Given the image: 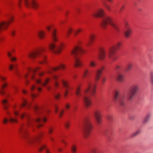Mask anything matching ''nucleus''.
Listing matches in <instances>:
<instances>
[{"mask_svg": "<svg viewBox=\"0 0 153 153\" xmlns=\"http://www.w3.org/2000/svg\"><path fill=\"white\" fill-rule=\"evenodd\" d=\"M20 116L22 119H23L25 117L27 119L26 125L21 126L19 129V131L20 136L28 145L37 146L39 151H42L45 148L46 149L45 145L40 143L39 138L42 136L41 133L39 134L36 137H27L26 130L27 126L32 125L35 121L39 123V124L37 126L38 128L42 126V125L41 123V122L42 121L46 122V119L45 117L38 118L34 120L29 117V114L26 113L20 114Z\"/></svg>", "mask_w": 153, "mask_h": 153, "instance_id": "1", "label": "nucleus"}, {"mask_svg": "<svg viewBox=\"0 0 153 153\" xmlns=\"http://www.w3.org/2000/svg\"><path fill=\"white\" fill-rule=\"evenodd\" d=\"M96 90V85L94 84L91 85L88 82L86 89L82 93L81 89L79 86H77L75 91L76 94L78 97H82L84 105L86 108L90 106L92 104L91 101L89 97V95L92 96L95 95Z\"/></svg>", "mask_w": 153, "mask_h": 153, "instance_id": "2", "label": "nucleus"}, {"mask_svg": "<svg viewBox=\"0 0 153 153\" xmlns=\"http://www.w3.org/2000/svg\"><path fill=\"white\" fill-rule=\"evenodd\" d=\"M92 15L95 17L102 18L100 26L103 29H105L108 24L111 25L115 30H118V28L114 22L112 18L110 16H105V12L103 9H99L93 11Z\"/></svg>", "mask_w": 153, "mask_h": 153, "instance_id": "3", "label": "nucleus"}, {"mask_svg": "<svg viewBox=\"0 0 153 153\" xmlns=\"http://www.w3.org/2000/svg\"><path fill=\"white\" fill-rule=\"evenodd\" d=\"M51 37L52 40L54 42L50 44V48L53 53H59L61 52L63 48V45L61 43L58 45L54 43L58 41L55 30H53L51 33Z\"/></svg>", "mask_w": 153, "mask_h": 153, "instance_id": "4", "label": "nucleus"}, {"mask_svg": "<svg viewBox=\"0 0 153 153\" xmlns=\"http://www.w3.org/2000/svg\"><path fill=\"white\" fill-rule=\"evenodd\" d=\"M44 50L43 48H41L35 50L30 52L28 54L29 57L32 59H34L36 57L41 58L42 60L40 62V63H46V56L43 54L42 52Z\"/></svg>", "mask_w": 153, "mask_h": 153, "instance_id": "5", "label": "nucleus"}, {"mask_svg": "<svg viewBox=\"0 0 153 153\" xmlns=\"http://www.w3.org/2000/svg\"><path fill=\"white\" fill-rule=\"evenodd\" d=\"M82 52V49L79 47H76L71 51V54L74 57V65L76 67L81 66L82 63L79 58L76 56Z\"/></svg>", "mask_w": 153, "mask_h": 153, "instance_id": "6", "label": "nucleus"}, {"mask_svg": "<svg viewBox=\"0 0 153 153\" xmlns=\"http://www.w3.org/2000/svg\"><path fill=\"white\" fill-rule=\"evenodd\" d=\"M125 96L121 94L119 91H116L114 94V100L116 103H118L120 105L123 106L125 104Z\"/></svg>", "mask_w": 153, "mask_h": 153, "instance_id": "7", "label": "nucleus"}, {"mask_svg": "<svg viewBox=\"0 0 153 153\" xmlns=\"http://www.w3.org/2000/svg\"><path fill=\"white\" fill-rule=\"evenodd\" d=\"M139 90V86L138 85H134L132 86L130 88L127 100L129 101L132 100Z\"/></svg>", "mask_w": 153, "mask_h": 153, "instance_id": "8", "label": "nucleus"}, {"mask_svg": "<svg viewBox=\"0 0 153 153\" xmlns=\"http://www.w3.org/2000/svg\"><path fill=\"white\" fill-rule=\"evenodd\" d=\"M121 45L120 42H117L115 46L110 48L108 52V56L113 60H116L117 57L115 55V51L118 49Z\"/></svg>", "mask_w": 153, "mask_h": 153, "instance_id": "9", "label": "nucleus"}, {"mask_svg": "<svg viewBox=\"0 0 153 153\" xmlns=\"http://www.w3.org/2000/svg\"><path fill=\"white\" fill-rule=\"evenodd\" d=\"M92 128V125L90 121L88 120H86L83 130V135L85 138H87L89 136Z\"/></svg>", "mask_w": 153, "mask_h": 153, "instance_id": "10", "label": "nucleus"}, {"mask_svg": "<svg viewBox=\"0 0 153 153\" xmlns=\"http://www.w3.org/2000/svg\"><path fill=\"white\" fill-rule=\"evenodd\" d=\"M38 68H37L36 69H30V76L31 78L32 79L35 80L37 84H39L41 83V81L40 79H38V76L39 75H42L44 73H40L39 74V75L36 74L35 73Z\"/></svg>", "mask_w": 153, "mask_h": 153, "instance_id": "11", "label": "nucleus"}, {"mask_svg": "<svg viewBox=\"0 0 153 153\" xmlns=\"http://www.w3.org/2000/svg\"><path fill=\"white\" fill-rule=\"evenodd\" d=\"M25 6L27 7H32L34 9L39 8L40 5L36 0H23Z\"/></svg>", "mask_w": 153, "mask_h": 153, "instance_id": "12", "label": "nucleus"}, {"mask_svg": "<svg viewBox=\"0 0 153 153\" xmlns=\"http://www.w3.org/2000/svg\"><path fill=\"white\" fill-rule=\"evenodd\" d=\"M94 115L97 123L100 124L102 123V111L100 110H97L94 111Z\"/></svg>", "mask_w": 153, "mask_h": 153, "instance_id": "13", "label": "nucleus"}, {"mask_svg": "<svg viewBox=\"0 0 153 153\" xmlns=\"http://www.w3.org/2000/svg\"><path fill=\"white\" fill-rule=\"evenodd\" d=\"M0 78L3 82V84L1 86V89H0V94L2 96H5V97H8L9 96V95L7 94H6L5 91L3 90L4 88L8 84L4 82V81L5 80V78L0 76Z\"/></svg>", "mask_w": 153, "mask_h": 153, "instance_id": "14", "label": "nucleus"}, {"mask_svg": "<svg viewBox=\"0 0 153 153\" xmlns=\"http://www.w3.org/2000/svg\"><path fill=\"white\" fill-rule=\"evenodd\" d=\"M14 20V18L12 16H10L9 18L8 21L3 22L0 23V30L1 28L6 29L7 28L10 23L13 22Z\"/></svg>", "mask_w": 153, "mask_h": 153, "instance_id": "15", "label": "nucleus"}, {"mask_svg": "<svg viewBox=\"0 0 153 153\" xmlns=\"http://www.w3.org/2000/svg\"><path fill=\"white\" fill-rule=\"evenodd\" d=\"M62 83L63 87L65 89V91L64 93V95L65 97H67L68 93V89H71V88L69 86L67 82L64 80H62Z\"/></svg>", "mask_w": 153, "mask_h": 153, "instance_id": "16", "label": "nucleus"}, {"mask_svg": "<svg viewBox=\"0 0 153 153\" xmlns=\"http://www.w3.org/2000/svg\"><path fill=\"white\" fill-rule=\"evenodd\" d=\"M103 69V67H101L96 71L95 74V80L97 81H98L99 80Z\"/></svg>", "mask_w": 153, "mask_h": 153, "instance_id": "17", "label": "nucleus"}, {"mask_svg": "<svg viewBox=\"0 0 153 153\" xmlns=\"http://www.w3.org/2000/svg\"><path fill=\"white\" fill-rule=\"evenodd\" d=\"M65 68V66L63 64H61L59 66V67H56L55 68H51L47 71V72L49 74H51L53 71H56L59 68H60L62 69H64Z\"/></svg>", "mask_w": 153, "mask_h": 153, "instance_id": "18", "label": "nucleus"}, {"mask_svg": "<svg viewBox=\"0 0 153 153\" xmlns=\"http://www.w3.org/2000/svg\"><path fill=\"white\" fill-rule=\"evenodd\" d=\"M105 51L104 50H101L98 56V58L100 60H103L105 57Z\"/></svg>", "mask_w": 153, "mask_h": 153, "instance_id": "19", "label": "nucleus"}, {"mask_svg": "<svg viewBox=\"0 0 153 153\" xmlns=\"http://www.w3.org/2000/svg\"><path fill=\"white\" fill-rule=\"evenodd\" d=\"M2 103L4 106V108L7 114L8 115H10V113L7 110V106L6 105V104L7 103V100L6 99L3 100L2 101Z\"/></svg>", "mask_w": 153, "mask_h": 153, "instance_id": "20", "label": "nucleus"}, {"mask_svg": "<svg viewBox=\"0 0 153 153\" xmlns=\"http://www.w3.org/2000/svg\"><path fill=\"white\" fill-rule=\"evenodd\" d=\"M132 30L130 28H127L124 32L125 35L127 38L129 37L130 34L132 33Z\"/></svg>", "mask_w": 153, "mask_h": 153, "instance_id": "21", "label": "nucleus"}, {"mask_svg": "<svg viewBox=\"0 0 153 153\" xmlns=\"http://www.w3.org/2000/svg\"><path fill=\"white\" fill-rule=\"evenodd\" d=\"M20 106L22 107L26 106L28 107L30 106V103L27 102L25 99H23L22 102Z\"/></svg>", "mask_w": 153, "mask_h": 153, "instance_id": "22", "label": "nucleus"}, {"mask_svg": "<svg viewBox=\"0 0 153 153\" xmlns=\"http://www.w3.org/2000/svg\"><path fill=\"white\" fill-rule=\"evenodd\" d=\"M95 38V36L93 34H91L89 36V40L88 42L87 45L89 46L93 41Z\"/></svg>", "mask_w": 153, "mask_h": 153, "instance_id": "23", "label": "nucleus"}, {"mask_svg": "<svg viewBox=\"0 0 153 153\" xmlns=\"http://www.w3.org/2000/svg\"><path fill=\"white\" fill-rule=\"evenodd\" d=\"M33 109L36 113H39L41 112L42 108H41L38 107L36 105H35L33 107Z\"/></svg>", "mask_w": 153, "mask_h": 153, "instance_id": "24", "label": "nucleus"}, {"mask_svg": "<svg viewBox=\"0 0 153 153\" xmlns=\"http://www.w3.org/2000/svg\"><path fill=\"white\" fill-rule=\"evenodd\" d=\"M37 35L40 39L43 38L45 36V33L42 31H40L37 33Z\"/></svg>", "mask_w": 153, "mask_h": 153, "instance_id": "25", "label": "nucleus"}, {"mask_svg": "<svg viewBox=\"0 0 153 153\" xmlns=\"http://www.w3.org/2000/svg\"><path fill=\"white\" fill-rule=\"evenodd\" d=\"M133 65L132 63H129L126 66V71L127 72L130 71Z\"/></svg>", "mask_w": 153, "mask_h": 153, "instance_id": "26", "label": "nucleus"}, {"mask_svg": "<svg viewBox=\"0 0 153 153\" xmlns=\"http://www.w3.org/2000/svg\"><path fill=\"white\" fill-rule=\"evenodd\" d=\"M76 146L74 144H73L71 146V150L72 153H76Z\"/></svg>", "mask_w": 153, "mask_h": 153, "instance_id": "27", "label": "nucleus"}, {"mask_svg": "<svg viewBox=\"0 0 153 153\" xmlns=\"http://www.w3.org/2000/svg\"><path fill=\"white\" fill-rule=\"evenodd\" d=\"M9 120L12 123H17L18 122L17 119L16 118L11 116H10Z\"/></svg>", "mask_w": 153, "mask_h": 153, "instance_id": "28", "label": "nucleus"}, {"mask_svg": "<svg viewBox=\"0 0 153 153\" xmlns=\"http://www.w3.org/2000/svg\"><path fill=\"white\" fill-rule=\"evenodd\" d=\"M140 132V130H137L135 131L131 135V137L133 138L135 137L136 136L139 134Z\"/></svg>", "mask_w": 153, "mask_h": 153, "instance_id": "29", "label": "nucleus"}, {"mask_svg": "<svg viewBox=\"0 0 153 153\" xmlns=\"http://www.w3.org/2000/svg\"><path fill=\"white\" fill-rule=\"evenodd\" d=\"M117 79L119 82H123V75L121 74H119L117 76Z\"/></svg>", "mask_w": 153, "mask_h": 153, "instance_id": "30", "label": "nucleus"}, {"mask_svg": "<svg viewBox=\"0 0 153 153\" xmlns=\"http://www.w3.org/2000/svg\"><path fill=\"white\" fill-rule=\"evenodd\" d=\"M7 54L9 58L12 61H14L16 60V58L15 57H12L11 53L10 52H8L7 53Z\"/></svg>", "mask_w": 153, "mask_h": 153, "instance_id": "31", "label": "nucleus"}, {"mask_svg": "<svg viewBox=\"0 0 153 153\" xmlns=\"http://www.w3.org/2000/svg\"><path fill=\"white\" fill-rule=\"evenodd\" d=\"M151 115L149 114H148L145 118L144 120V122L146 123L151 118Z\"/></svg>", "mask_w": 153, "mask_h": 153, "instance_id": "32", "label": "nucleus"}, {"mask_svg": "<svg viewBox=\"0 0 153 153\" xmlns=\"http://www.w3.org/2000/svg\"><path fill=\"white\" fill-rule=\"evenodd\" d=\"M89 75L88 70L87 69H85L83 71V76L84 78L88 76Z\"/></svg>", "mask_w": 153, "mask_h": 153, "instance_id": "33", "label": "nucleus"}, {"mask_svg": "<svg viewBox=\"0 0 153 153\" xmlns=\"http://www.w3.org/2000/svg\"><path fill=\"white\" fill-rule=\"evenodd\" d=\"M89 66L91 67H94L96 65V62L94 61H91L89 63Z\"/></svg>", "mask_w": 153, "mask_h": 153, "instance_id": "34", "label": "nucleus"}, {"mask_svg": "<svg viewBox=\"0 0 153 153\" xmlns=\"http://www.w3.org/2000/svg\"><path fill=\"white\" fill-rule=\"evenodd\" d=\"M73 30L71 28H69L68 29L66 32V37H68L69 35Z\"/></svg>", "mask_w": 153, "mask_h": 153, "instance_id": "35", "label": "nucleus"}, {"mask_svg": "<svg viewBox=\"0 0 153 153\" xmlns=\"http://www.w3.org/2000/svg\"><path fill=\"white\" fill-rule=\"evenodd\" d=\"M50 80V79L49 78H48L45 80L44 82L43 83H41V84L43 86H45L49 82Z\"/></svg>", "mask_w": 153, "mask_h": 153, "instance_id": "36", "label": "nucleus"}, {"mask_svg": "<svg viewBox=\"0 0 153 153\" xmlns=\"http://www.w3.org/2000/svg\"><path fill=\"white\" fill-rule=\"evenodd\" d=\"M107 118L108 120L110 122H111L113 119V117L112 115H109L107 116Z\"/></svg>", "mask_w": 153, "mask_h": 153, "instance_id": "37", "label": "nucleus"}, {"mask_svg": "<svg viewBox=\"0 0 153 153\" xmlns=\"http://www.w3.org/2000/svg\"><path fill=\"white\" fill-rule=\"evenodd\" d=\"M60 95L61 94L60 93H58L54 94V97L56 99H59Z\"/></svg>", "mask_w": 153, "mask_h": 153, "instance_id": "38", "label": "nucleus"}, {"mask_svg": "<svg viewBox=\"0 0 153 153\" xmlns=\"http://www.w3.org/2000/svg\"><path fill=\"white\" fill-rule=\"evenodd\" d=\"M16 65H11L9 66V69L10 70H13V68L15 69Z\"/></svg>", "mask_w": 153, "mask_h": 153, "instance_id": "39", "label": "nucleus"}, {"mask_svg": "<svg viewBox=\"0 0 153 153\" xmlns=\"http://www.w3.org/2000/svg\"><path fill=\"white\" fill-rule=\"evenodd\" d=\"M150 82L153 85V73H152L150 75Z\"/></svg>", "mask_w": 153, "mask_h": 153, "instance_id": "40", "label": "nucleus"}, {"mask_svg": "<svg viewBox=\"0 0 153 153\" xmlns=\"http://www.w3.org/2000/svg\"><path fill=\"white\" fill-rule=\"evenodd\" d=\"M121 68V66L120 65H116L115 67V69L117 71H118V70H120Z\"/></svg>", "mask_w": 153, "mask_h": 153, "instance_id": "41", "label": "nucleus"}, {"mask_svg": "<svg viewBox=\"0 0 153 153\" xmlns=\"http://www.w3.org/2000/svg\"><path fill=\"white\" fill-rule=\"evenodd\" d=\"M53 130V128L52 127H49L48 128V132L49 134H51Z\"/></svg>", "mask_w": 153, "mask_h": 153, "instance_id": "42", "label": "nucleus"}, {"mask_svg": "<svg viewBox=\"0 0 153 153\" xmlns=\"http://www.w3.org/2000/svg\"><path fill=\"white\" fill-rule=\"evenodd\" d=\"M70 125V123H69V122H66L65 123V127L66 128H69Z\"/></svg>", "mask_w": 153, "mask_h": 153, "instance_id": "43", "label": "nucleus"}, {"mask_svg": "<svg viewBox=\"0 0 153 153\" xmlns=\"http://www.w3.org/2000/svg\"><path fill=\"white\" fill-rule=\"evenodd\" d=\"M65 107L66 110H68L70 108V105L69 104H66L65 105Z\"/></svg>", "mask_w": 153, "mask_h": 153, "instance_id": "44", "label": "nucleus"}, {"mask_svg": "<svg viewBox=\"0 0 153 153\" xmlns=\"http://www.w3.org/2000/svg\"><path fill=\"white\" fill-rule=\"evenodd\" d=\"M14 113L16 116H18L19 114V112L15 110L14 111Z\"/></svg>", "mask_w": 153, "mask_h": 153, "instance_id": "45", "label": "nucleus"}, {"mask_svg": "<svg viewBox=\"0 0 153 153\" xmlns=\"http://www.w3.org/2000/svg\"><path fill=\"white\" fill-rule=\"evenodd\" d=\"M81 31H82L81 29H78L77 30H76V31H75V35H76L77 33L79 32H80Z\"/></svg>", "mask_w": 153, "mask_h": 153, "instance_id": "46", "label": "nucleus"}, {"mask_svg": "<svg viewBox=\"0 0 153 153\" xmlns=\"http://www.w3.org/2000/svg\"><path fill=\"white\" fill-rule=\"evenodd\" d=\"M54 85L56 87H58L59 85V83L56 81H55L54 82Z\"/></svg>", "mask_w": 153, "mask_h": 153, "instance_id": "47", "label": "nucleus"}, {"mask_svg": "<svg viewBox=\"0 0 153 153\" xmlns=\"http://www.w3.org/2000/svg\"><path fill=\"white\" fill-rule=\"evenodd\" d=\"M105 7H106V8L109 11H110L111 10V8L110 7L108 6V5H106L105 6Z\"/></svg>", "mask_w": 153, "mask_h": 153, "instance_id": "48", "label": "nucleus"}, {"mask_svg": "<svg viewBox=\"0 0 153 153\" xmlns=\"http://www.w3.org/2000/svg\"><path fill=\"white\" fill-rule=\"evenodd\" d=\"M13 4V2H10L9 3H8V6H9L10 7H11Z\"/></svg>", "mask_w": 153, "mask_h": 153, "instance_id": "49", "label": "nucleus"}, {"mask_svg": "<svg viewBox=\"0 0 153 153\" xmlns=\"http://www.w3.org/2000/svg\"><path fill=\"white\" fill-rule=\"evenodd\" d=\"M8 120L7 118H5L3 121V122L4 123H6L8 121Z\"/></svg>", "mask_w": 153, "mask_h": 153, "instance_id": "50", "label": "nucleus"}, {"mask_svg": "<svg viewBox=\"0 0 153 153\" xmlns=\"http://www.w3.org/2000/svg\"><path fill=\"white\" fill-rule=\"evenodd\" d=\"M35 88V85H33L31 88V90L32 91H33Z\"/></svg>", "mask_w": 153, "mask_h": 153, "instance_id": "51", "label": "nucleus"}, {"mask_svg": "<svg viewBox=\"0 0 153 153\" xmlns=\"http://www.w3.org/2000/svg\"><path fill=\"white\" fill-rule=\"evenodd\" d=\"M63 111L62 110L60 112L59 115L60 117H61V116H62V114L63 113Z\"/></svg>", "mask_w": 153, "mask_h": 153, "instance_id": "52", "label": "nucleus"}, {"mask_svg": "<svg viewBox=\"0 0 153 153\" xmlns=\"http://www.w3.org/2000/svg\"><path fill=\"white\" fill-rule=\"evenodd\" d=\"M46 28L48 31H49L51 29L50 26H47Z\"/></svg>", "mask_w": 153, "mask_h": 153, "instance_id": "53", "label": "nucleus"}, {"mask_svg": "<svg viewBox=\"0 0 153 153\" xmlns=\"http://www.w3.org/2000/svg\"><path fill=\"white\" fill-rule=\"evenodd\" d=\"M53 79L55 80H56L58 78V76H57L54 75L53 76Z\"/></svg>", "mask_w": 153, "mask_h": 153, "instance_id": "54", "label": "nucleus"}, {"mask_svg": "<svg viewBox=\"0 0 153 153\" xmlns=\"http://www.w3.org/2000/svg\"><path fill=\"white\" fill-rule=\"evenodd\" d=\"M125 7V6L124 5L122 6L121 7L120 10V11L121 12L122 10Z\"/></svg>", "mask_w": 153, "mask_h": 153, "instance_id": "55", "label": "nucleus"}, {"mask_svg": "<svg viewBox=\"0 0 153 153\" xmlns=\"http://www.w3.org/2000/svg\"><path fill=\"white\" fill-rule=\"evenodd\" d=\"M49 138H50V140H51L53 142V141H54V138H53V137H49Z\"/></svg>", "mask_w": 153, "mask_h": 153, "instance_id": "56", "label": "nucleus"}, {"mask_svg": "<svg viewBox=\"0 0 153 153\" xmlns=\"http://www.w3.org/2000/svg\"><path fill=\"white\" fill-rule=\"evenodd\" d=\"M106 79L105 78H103L102 79V83H104Z\"/></svg>", "mask_w": 153, "mask_h": 153, "instance_id": "57", "label": "nucleus"}, {"mask_svg": "<svg viewBox=\"0 0 153 153\" xmlns=\"http://www.w3.org/2000/svg\"><path fill=\"white\" fill-rule=\"evenodd\" d=\"M96 149H93L91 150V152L92 153H95Z\"/></svg>", "mask_w": 153, "mask_h": 153, "instance_id": "58", "label": "nucleus"}, {"mask_svg": "<svg viewBox=\"0 0 153 153\" xmlns=\"http://www.w3.org/2000/svg\"><path fill=\"white\" fill-rule=\"evenodd\" d=\"M55 108H56V110H55V111L56 113H57V111H58L57 109V105H55Z\"/></svg>", "mask_w": 153, "mask_h": 153, "instance_id": "59", "label": "nucleus"}, {"mask_svg": "<svg viewBox=\"0 0 153 153\" xmlns=\"http://www.w3.org/2000/svg\"><path fill=\"white\" fill-rule=\"evenodd\" d=\"M11 34L13 36H14L15 32L14 31H12L11 32Z\"/></svg>", "mask_w": 153, "mask_h": 153, "instance_id": "60", "label": "nucleus"}, {"mask_svg": "<svg viewBox=\"0 0 153 153\" xmlns=\"http://www.w3.org/2000/svg\"><path fill=\"white\" fill-rule=\"evenodd\" d=\"M20 2H21V0H20L19 1V2H18V5L19 7L20 6Z\"/></svg>", "mask_w": 153, "mask_h": 153, "instance_id": "61", "label": "nucleus"}, {"mask_svg": "<svg viewBox=\"0 0 153 153\" xmlns=\"http://www.w3.org/2000/svg\"><path fill=\"white\" fill-rule=\"evenodd\" d=\"M25 82L26 84H27L29 83V81L26 79Z\"/></svg>", "mask_w": 153, "mask_h": 153, "instance_id": "62", "label": "nucleus"}, {"mask_svg": "<svg viewBox=\"0 0 153 153\" xmlns=\"http://www.w3.org/2000/svg\"><path fill=\"white\" fill-rule=\"evenodd\" d=\"M46 149V153H50L49 150L48 149Z\"/></svg>", "mask_w": 153, "mask_h": 153, "instance_id": "63", "label": "nucleus"}, {"mask_svg": "<svg viewBox=\"0 0 153 153\" xmlns=\"http://www.w3.org/2000/svg\"><path fill=\"white\" fill-rule=\"evenodd\" d=\"M37 89L39 91H40L41 90V89L40 88H38Z\"/></svg>", "mask_w": 153, "mask_h": 153, "instance_id": "64", "label": "nucleus"}]
</instances>
